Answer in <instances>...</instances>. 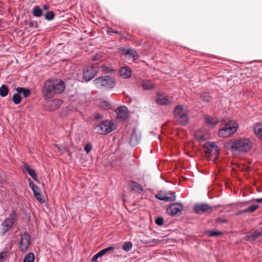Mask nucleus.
I'll list each match as a JSON object with an SVG mask.
<instances>
[{
  "label": "nucleus",
  "mask_w": 262,
  "mask_h": 262,
  "mask_svg": "<svg viewBox=\"0 0 262 262\" xmlns=\"http://www.w3.org/2000/svg\"><path fill=\"white\" fill-rule=\"evenodd\" d=\"M31 244V238L28 232L26 231L21 235L19 242V248L21 252H26Z\"/></svg>",
  "instance_id": "9b49d317"
},
{
  "label": "nucleus",
  "mask_w": 262,
  "mask_h": 262,
  "mask_svg": "<svg viewBox=\"0 0 262 262\" xmlns=\"http://www.w3.org/2000/svg\"><path fill=\"white\" fill-rule=\"evenodd\" d=\"M206 154L210 156L213 154H217L219 152L218 146L213 142H207L203 145Z\"/></svg>",
  "instance_id": "f8f14e48"
},
{
  "label": "nucleus",
  "mask_w": 262,
  "mask_h": 262,
  "mask_svg": "<svg viewBox=\"0 0 262 262\" xmlns=\"http://www.w3.org/2000/svg\"><path fill=\"white\" fill-rule=\"evenodd\" d=\"M261 236H262V231L256 230L254 232L247 233L244 239L247 241L252 242Z\"/></svg>",
  "instance_id": "4468645a"
},
{
  "label": "nucleus",
  "mask_w": 262,
  "mask_h": 262,
  "mask_svg": "<svg viewBox=\"0 0 262 262\" xmlns=\"http://www.w3.org/2000/svg\"><path fill=\"white\" fill-rule=\"evenodd\" d=\"M201 99L206 103L210 102L212 100V97L208 92H203L201 94Z\"/></svg>",
  "instance_id": "cd10ccee"
},
{
  "label": "nucleus",
  "mask_w": 262,
  "mask_h": 262,
  "mask_svg": "<svg viewBox=\"0 0 262 262\" xmlns=\"http://www.w3.org/2000/svg\"><path fill=\"white\" fill-rule=\"evenodd\" d=\"M24 168L25 170L28 172V173L31 177V178L35 181L38 182L37 174L35 172V171L34 169H31L30 167V166L27 164H25L24 165Z\"/></svg>",
  "instance_id": "412c9836"
},
{
  "label": "nucleus",
  "mask_w": 262,
  "mask_h": 262,
  "mask_svg": "<svg viewBox=\"0 0 262 262\" xmlns=\"http://www.w3.org/2000/svg\"><path fill=\"white\" fill-rule=\"evenodd\" d=\"M247 213L246 209H244V210H239L238 211L236 212L235 215L237 216H239V215L243 214L244 213Z\"/></svg>",
  "instance_id": "49530a36"
},
{
  "label": "nucleus",
  "mask_w": 262,
  "mask_h": 262,
  "mask_svg": "<svg viewBox=\"0 0 262 262\" xmlns=\"http://www.w3.org/2000/svg\"><path fill=\"white\" fill-rule=\"evenodd\" d=\"M32 14L37 17H39L42 15V10L38 5H35L32 10Z\"/></svg>",
  "instance_id": "393cba45"
},
{
  "label": "nucleus",
  "mask_w": 262,
  "mask_h": 262,
  "mask_svg": "<svg viewBox=\"0 0 262 262\" xmlns=\"http://www.w3.org/2000/svg\"><path fill=\"white\" fill-rule=\"evenodd\" d=\"M94 118L96 120L101 119L103 118V116L100 113H96L94 115Z\"/></svg>",
  "instance_id": "de8ad7c7"
},
{
  "label": "nucleus",
  "mask_w": 262,
  "mask_h": 262,
  "mask_svg": "<svg viewBox=\"0 0 262 262\" xmlns=\"http://www.w3.org/2000/svg\"><path fill=\"white\" fill-rule=\"evenodd\" d=\"M173 114L176 121L178 124L185 126L189 123L188 111L184 108L183 105H177L174 107Z\"/></svg>",
  "instance_id": "20e7f679"
},
{
  "label": "nucleus",
  "mask_w": 262,
  "mask_h": 262,
  "mask_svg": "<svg viewBox=\"0 0 262 262\" xmlns=\"http://www.w3.org/2000/svg\"><path fill=\"white\" fill-rule=\"evenodd\" d=\"M9 90L7 85L3 84L0 87V96L2 97L7 96L8 94Z\"/></svg>",
  "instance_id": "bb28decb"
},
{
  "label": "nucleus",
  "mask_w": 262,
  "mask_h": 262,
  "mask_svg": "<svg viewBox=\"0 0 262 262\" xmlns=\"http://www.w3.org/2000/svg\"><path fill=\"white\" fill-rule=\"evenodd\" d=\"M92 149V145L91 143H87L84 146V150L86 152L89 153L91 151Z\"/></svg>",
  "instance_id": "a19ab883"
},
{
  "label": "nucleus",
  "mask_w": 262,
  "mask_h": 262,
  "mask_svg": "<svg viewBox=\"0 0 262 262\" xmlns=\"http://www.w3.org/2000/svg\"><path fill=\"white\" fill-rule=\"evenodd\" d=\"M98 72L97 66L86 67L83 71V78L86 81L92 80Z\"/></svg>",
  "instance_id": "9d476101"
},
{
  "label": "nucleus",
  "mask_w": 262,
  "mask_h": 262,
  "mask_svg": "<svg viewBox=\"0 0 262 262\" xmlns=\"http://www.w3.org/2000/svg\"><path fill=\"white\" fill-rule=\"evenodd\" d=\"M223 127L219 129L218 136L222 138H227L235 134L239 128L236 121L229 120L224 122Z\"/></svg>",
  "instance_id": "7ed1b4c3"
},
{
  "label": "nucleus",
  "mask_w": 262,
  "mask_h": 262,
  "mask_svg": "<svg viewBox=\"0 0 262 262\" xmlns=\"http://www.w3.org/2000/svg\"><path fill=\"white\" fill-rule=\"evenodd\" d=\"M34 196L36 200H37L40 203H42L45 202V200L42 199L40 189L37 186L32 189Z\"/></svg>",
  "instance_id": "4be33fe9"
},
{
  "label": "nucleus",
  "mask_w": 262,
  "mask_h": 262,
  "mask_svg": "<svg viewBox=\"0 0 262 262\" xmlns=\"http://www.w3.org/2000/svg\"><path fill=\"white\" fill-rule=\"evenodd\" d=\"M102 70L103 72L107 73H112L114 71V70H113L111 67L106 66H103L102 67Z\"/></svg>",
  "instance_id": "e433bc0d"
},
{
  "label": "nucleus",
  "mask_w": 262,
  "mask_h": 262,
  "mask_svg": "<svg viewBox=\"0 0 262 262\" xmlns=\"http://www.w3.org/2000/svg\"><path fill=\"white\" fill-rule=\"evenodd\" d=\"M16 211H12L9 215V217L6 219L2 223L3 228L1 231V234L4 235L12 228L16 221Z\"/></svg>",
  "instance_id": "0eeeda50"
},
{
  "label": "nucleus",
  "mask_w": 262,
  "mask_h": 262,
  "mask_svg": "<svg viewBox=\"0 0 262 262\" xmlns=\"http://www.w3.org/2000/svg\"><path fill=\"white\" fill-rule=\"evenodd\" d=\"M111 32L114 33L115 34H119V33L118 31H111Z\"/></svg>",
  "instance_id": "4d7b16f0"
},
{
  "label": "nucleus",
  "mask_w": 262,
  "mask_h": 262,
  "mask_svg": "<svg viewBox=\"0 0 262 262\" xmlns=\"http://www.w3.org/2000/svg\"><path fill=\"white\" fill-rule=\"evenodd\" d=\"M127 53L129 54V57L132 58L133 60H136L138 58V54L135 50L130 49L129 51H127Z\"/></svg>",
  "instance_id": "2f4dec72"
},
{
  "label": "nucleus",
  "mask_w": 262,
  "mask_h": 262,
  "mask_svg": "<svg viewBox=\"0 0 262 262\" xmlns=\"http://www.w3.org/2000/svg\"><path fill=\"white\" fill-rule=\"evenodd\" d=\"M128 109L125 106H121L116 110L117 117L119 119H125L127 116Z\"/></svg>",
  "instance_id": "a211bd4d"
},
{
  "label": "nucleus",
  "mask_w": 262,
  "mask_h": 262,
  "mask_svg": "<svg viewBox=\"0 0 262 262\" xmlns=\"http://www.w3.org/2000/svg\"><path fill=\"white\" fill-rule=\"evenodd\" d=\"M139 142V138L136 134L135 130L134 129L130 137V144L133 146H136Z\"/></svg>",
  "instance_id": "b1692460"
},
{
  "label": "nucleus",
  "mask_w": 262,
  "mask_h": 262,
  "mask_svg": "<svg viewBox=\"0 0 262 262\" xmlns=\"http://www.w3.org/2000/svg\"><path fill=\"white\" fill-rule=\"evenodd\" d=\"M224 146L226 148L231 150L233 152L246 153L251 149L252 143L247 138L235 139H231L225 143Z\"/></svg>",
  "instance_id": "f03ea898"
},
{
  "label": "nucleus",
  "mask_w": 262,
  "mask_h": 262,
  "mask_svg": "<svg viewBox=\"0 0 262 262\" xmlns=\"http://www.w3.org/2000/svg\"><path fill=\"white\" fill-rule=\"evenodd\" d=\"M46 19L48 20H51L53 19L54 17V13L53 11H48L46 14L44 15Z\"/></svg>",
  "instance_id": "f704fd0d"
},
{
  "label": "nucleus",
  "mask_w": 262,
  "mask_h": 262,
  "mask_svg": "<svg viewBox=\"0 0 262 262\" xmlns=\"http://www.w3.org/2000/svg\"><path fill=\"white\" fill-rule=\"evenodd\" d=\"M35 259L34 255L33 253L30 252L27 254L23 259L24 262H34Z\"/></svg>",
  "instance_id": "7c9ffc66"
},
{
  "label": "nucleus",
  "mask_w": 262,
  "mask_h": 262,
  "mask_svg": "<svg viewBox=\"0 0 262 262\" xmlns=\"http://www.w3.org/2000/svg\"><path fill=\"white\" fill-rule=\"evenodd\" d=\"M216 221L220 223H226L228 221L225 218L218 217L216 219Z\"/></svg>",
  "instance_id": "a18cd8bd"
},
{
  "label": "nucleus",
  "mask_w": 262,
  "mask_h": 262,
  "mask_svg": "<svg viewBox=\"0 0 262 262\" xmlns=\"http://www.w3.org/2000/svg\"><path fill=\"white\" fill-rule=\"evenodd\" d=\"M204 117L205 123L210 128H214L219 123V119L216 117L208 115H205Z\"/></svg>",
  "instance_id": "2eb2a0df"
},
{
  "label": "nucleus",
  "mask_w": 262,
  "mask_h": 262,
  "mask_svg": "<svg viewBox=\"0 0 262 262\" xmlns=\"http://www.w3.org/2000/svg\"><path fill=\"white\" fill-rule=\"evenodd\" d=\"M120 75L125 78H129L131 76V71L126 67H122L120 69Z\"/></svg>",
  "instance_id": "a878e982"
},
{
  "label": "nucleus",
  "mask_w": 262,
  "mask_h": 262,
  "mask_svg": "<svg viewBox=\"0 0 262 262\" xmlns=\"http://www.w3.org/2000/svg\"><path fill=\"white\" fill-rule=\"evenodd\" d=\"M5 253H6L5 252H2L0 253V260L4 258V254H5Z\"/></svg>",
  "instance_id": "603ef678"
},
{
  "label": "nucleus",
  "mask_w": 262,
  "mask_h": 262,
  "mask_svg": "<svg viewBox=\"0 0 262 262\" xmlns=\"http://www.w3.org/2000/svg\"><path fill=\"white\" fill-rule=\"evenodd\" d=\"M42 7L43 9L45 10H47L49 9V7L46 5H43Z\"/></svg>",
  "instance_id": "5fc2aeb1"
},
{
  "label": "nucleus",
  "mask_w": 262,
  "mask_h": 262,
  "mask_svg": "<svg viewBox=\"0 0 262 262\" xmlns=\"http://www.w3.org/2000/svg\"><path fill=\"white\" fill-rule=\"evenodd\" d=\"M258 136H259V138L262 140V134Z\"/></svg>",
  "instance_id": "bf43d9fd"
},
{
  "label": "nucleus",
  "mask_w": 262,
  "mask_h": 262,
  "mask_svg": "<svg viewBox=\"0 0 262 262\" xmlns=\"http://www.w3.org/2000/svg\"><path fill=\"white\" fill-rule=\"evenodd\" d=\"M194 137L195 139L200 141H204L206 139V138L200 132H196L194 133Z\"/></svg>",
  "instance_id": "c9c22d12"
},
{
  "label": "nucleus",
  "mask_w": 262,
  "mask_h": 262,
  "mask_svg": "<svg viewBox=\"0 0 262 262\" xmlns=\"http://www.w3.org/2000/svg\"><path fill=\"white\" fill-rule=\"evenodd\" d=\"M142 86L146 90H151L156 87V85L149 79L143 81Z\"/></svg>",
  "instance_id": "5701e85b"
},
{
  "label": "nucleus",
  "mask_w": 262,
  "mask_h": 262,
  "mask_svg": "<svg viewBox=\"0 0 262 262\" xmlns=\"http://www.w3.org/2000/svg\"><path fill=\"white\" fill-rule=\"evenodd\" d=\"M94 82L98 86L104 87L108 90H111L115 87L116 81L112 76L105 75L96 78Z\"/></svg>",
  "instance_id": "423d86ee"
},
{
  "label": "nucleus",
  "mask_w": 262,
  "mask_h": 262,
  "mask_svg": "<svg viewBox=\"0 0 262 262\" xmlns=\"http://www.w3.org/2000/svg\"><path fill=\"white\" fill-rule=\"evenodd\" d=\"M219 206H221L220 205L215 206V208H217Z\"/></svg>",
  "instance_id": "052dcab7"
},
{
  "label": "nucleus",
  "mask_w": 262,
  "mask_h": 262,
  "mask_svg": "<svg viewBox=\"0 0 262 262\" xmlns=\"http://www.w3.org/2000/svg\"><path fill=\"white\" fill-rule=\"evenodd\" d=\"M130 49H126L125 48L121 47L120 49V50L123 52V54L125 55H128L129 54H127V52L128 51H129Z\"/></svg>",
  "instance_id": "8fccbe9b"
},
{
  "label": "nucleus",
  "mask_w": 262,
  "mask_h": 262,
  "mask_svg": "<svg viewBox=\"0 0 262 262\" xmlns=\"http://www.w3.org/2000/svg\"><path fill=\"white\" fill-rule=\"evenodd\" d=\"M21 97L19 94L15 93L13 94L12 100L15 104L17 105L19 104L21 102Z\"/></svg>",
  "instance_id": "c85d7f7f"
},
{
  "label": "nucleus",
  "mask_w": 262,
  "mask_h": 262,
  "mask_svg": "<svg viewBox=\"0 0 262 262\" xmlns=\"http://www.w3.org/2000/svg\"><path fill=\"white\" fill-rule=\"evenodd\" d=\"M101 106L104 109H110L111 105L108 102L104 101L101 103Z\"/></svg>",
  "instance_id": "37998d69"
},
{
  "label": "nucleus",
  "mask_w": 262,
  "mask_h": 262,
  "mask_svg": "<svg viewBox=\"0 0 262 262\" xmlns=\"http://www.w3.org/2000/svg\"><path fill=\"white\" fill-rule=\"evenodd\" d=\"M102 58V55L101 54H96L92 57V59L94 61L99 60Z\"/></svg>",
  "instance_id": "c03bdc74"
},
{
  "label": "nucleus",
  "mask_w": 262,
  "mask_h": 262,
  "mask_svg": "<svg viewBox=\"0 0 262 262\" xmlns=\"http://www.w3.org/2000/svg\"><path fill=\"white\" fill-rule=\"evenodd\" d=\"M155 223L158 226H162L164 223V219L162 217H158L155 221Z\"/></svg>",
  "instance_id": "ea45409f"
},
{
  "label": "nucleus",
  "mask_w": 262,
  "mask_h": 262,
  "mask_svg": "<svg viewBox=\"0 0 262 262\" xmlns=\"http://www.w3.org/2000/svg\"><path fill=\"white\" fill-rule=\"evenodd\" d=\"M127 98H128V103L131 102H132V99H131V98L129 97L128 96H127Z\"/></svg>",
  "instance_id": "13d9d810"
},
{
  "label": "nucleus",
  "mask_w": 262,
  "mask_h": 262,
  "mask_svg": "<svg viewBox=\"0 0 262 262\" xmlns=\"http://www.w3.org/2000/svg\"><path fill=\"white\" fill-rule=\"evenodd\" d=\"M56 146L58 147V150H59V151H62V150H63V149L62 148V147H60L59 146V145H56Z\"/></svg>",
  "instance_id": "6e6d98bb"
},
{
  "label": "nucleus",
  "mask_w": 262,
  "mask_h": 262,
  "mask_svg": "<svg viewBox=\"0 0 262 262\" xmlns=\"http://www.w3.org/2000/svg\"><path fill=\"white\" fill-rule=\"evenodd\" d=\"M155 198L158 200L166 202L174 201L176 200V195L174 192L173 193L172 196H168L167 193L160 191L155 195Z\"/></svg>",
  "instance_id": "dca6fc26"
},
{
  "label": "nucleus",
  "mask_w": 262,
  "mask_h": 262,
  "mask_svg": "<svg viewBox=\"0 0 262 262\" xmlns=\"http://www.w3.org/2000/svg\"><path fill=\"white\" fill-rule=\"evenodd\" d=\"M128 185L132 191H143V186L136 181H130Z\"/></svg>",
  "instance_id": "aec40b11"
},
{
  "label": "nucleus",
  "mask_w": 262,
  "mask_h": 262,
  "mask_svg": "<svg viewBox=\"0 0 262 262\" xmlns=\"http://www.w3.org/2000/svg\"><path fill=\"white\" fill-rule=\"evenodd\" d=\"M29 26L31 28H37L38 27L37 21L31 20L29 23Z\"/></svg>",
  "instance_id": "58836bf2"
},
{
  "label": "nucleus",
  "mask_w": 262,
  "mask_h": 262,
  "mask_svg": "<svg viewBox=\"0 0 262 262\" xmlns=\"http://www.w3.org/2000/svg\"><path fill=\"white\" fill-rule=\"evenodd\" d=\"M183 210V205L180 203H176L170 205L166 209V213L171 216L179 215Z\"/></svg>",
  "instance_id": "1a4fd4ad"
},
{
  "label": "nucleus",
  "mask_w": 262,
  "mask_h": 262,
  "mask_svg": "<svg viewBox=\"0 0 262 262\" xmlns=\"http://www.w3.org/2000/svg\"><path fill=\"white\" fill-rule=\"evenodd\" d=\"M254 132L257 136L262 134V126L260 125H256L254 128Z\"/></svg>",
  "instance_id": "4c0bfd02"
},
{
  "label": "nucleus",
  "mask_w": 262,
  "mask_h": 262,
  "mask_svg": "<svg viewBox=\"0 0 262 262\" xmlns=\"http://www.w3.org/2000/svg\"><path fill=\"white\" fill-rule=\"evenodd\" d=\"M24 98L28 97L31 94V91L28 88H26L21 93Z\"/></svg>",
  "instance_id": "79ce46f5"
},
{
  "label": "nucleus",
  "mask_w": 262,
  "mask_h": 262,
  "mask_svg": "<svg viewBox=\"0 0 262 262\" xmlns=\"http://www.w3.org/2000/svg\"><path fill=\"white\" fill-rule=\"evenodd\" d=\"M156 100L160 105H168L172 103V98L165 97L160 92H158L156 94Z\"/></svg>",
  "instance_id": "ddd939ff"
},
{
  "label": "nucleus",
  "mask_w": 262,
  "mask_h": 262,
  "mask_svg": "<svg viewBox=\"0 0 262 262\" xmlns=\"http://www.w3.org/2000/svg\"><path fill=\"white\" fill-rule=\"evenodd\" d=\"M29 186L32 189H33L35 187L37 186V185L32 181L29 182Z\"/></svg>",
  "instance_id": "3c124183"
},
{
  "label": "nucleus",
  "mask_w": 262,
  "mask_h": 262,
  "mask_svg": "<svg viewBox=\"0 0 262 262\" xmlns=\"http://www.w3.org/2000/svg\"><path fill=\"white\" fill-rule=\"evenodd\" d=\"M259 208V205L257 204L252 205L246 208L247 213H253L255 212Z\"/></svg>",
  "instance_id": "473e14b6"
},
{
  "label": "nucleus",
  "mask_w": 262,
  "mask_h": 262,
  "mask_svg": "<svg viewBox=\"0 0 262 262\" xmlns=\"http://www.w3.org/2000/svg\"><path fill=\"white\" fill-rule=\"evenodd\" d=\"M132 243L130 242H127L123 244L122 246V249L125 251H128L132 249Z\"/></svg>",
  "instance_id": "72a5a7b5"
},
{
  "label": "nucleus",
  "mask_w": 262,
  "mask_h": 262,
  "mask_svg": "<svg viewBox=\"0 0 262 262\" xmlns=\"http://www.w3.org/2000/svg\"><path fill=\"white\" fill-rule=\"evenodd\" d=\"M63 101L58 99H54L47 103L48 108L50 111H53L58 109L62 104Z\"/></svg>",
  "instance_id": "f3484780"
},
{
  "label": "nucleus",
  "mask_w": 262,
  "mask_h": 262,
  "mask_svg": "<svg viewBox=\"0 0 262 262\" xmlns=\"http://www.w3.org/2000/svg\"><path fill=\"white\" fill-rule=\"evenodd\" d=\"M206 233L209 236H217L223 234V232L216 230H207L206 231Z\"/></svg>",
  "instance_id": "c756f323"
},
{
  "label": "nucleus",
  "mask_w": 262,
  "mask_h": 262,
  "mask_svg": "<svg viewBox=\"0 0 262 262\" xmlns=\"http://www.w3.org/2000/svg\"><path fill=\"white\" fill-rule=\"evenodd\" d=\"M26 88L23 87H17L16 88V90L17 92V93L21 94Z\"/></svg>",
  "instance_id": "09e8293b"
},
{
  "label": "nucleus",
  "mask_w": 262,
  "mask_h": 262,
  "mask_svg": "<svg viewBox=\"0 0 262 262\" xmlns=\"http://www.w3.org/2000/svg\"><path fill=\"white\" fill-rule=\"evenodd\" d=\"M257 203H262V198L256 199L254 200Z\"/></svg>",
  "instance_id": "864d4df0"
},
{
  "label": "nucleus",
  "mask_w": 262,
  "mask_h": 262,
  "mask_svg": "<svg viewBox=\"0 0 262 262\" xmlns=\"http://www.w3.org/2000/svg\"><path fill=\"white\" fill-rule=\"evenodd\" d=\"M193 211L198 214L210 213L213 211V207L207 203L196 204L193 206Z\"/></svg>",
  "instance_id": "6e6552de"
},
{
  "label": "nucleus",
  "mask_w": 262,
  "mask_h": 262,
  "mask_svg": "<svg viewBox=\"0 0 262 262\" xmlns=\"http://www.w3.org/2000/svg\"><path fill=\"white\" fill-rule=\"evenodd\" d=\"M115 249V247L114 246H110L108 247H107L106 248H104L101 250H100L99 252H98L97 254H95L92 258V261H95L97 260L98 258L102 257L103 255L105 254L107 252L113 251Z\"/></svg>",
  "instance_id": "6ab92c4d"
},
{
  "label": "nucleus",
  "mask_w": 262,
  "mask_h": 262,
  "mask_svg": "<svg viewBox=\"0 0 262 262\" xmlns=\"http://www.w3.org/2000/svg\"><path fill=\"white\" fill-rule=\"evenodd\" d=\"M97 132L101 135H106L116 129L115 123L113 121L104 120L95 126Z\"/></svg>",
  "instance_id": "39448f33"
},
{
  "label": "nucleus",
  "mask_w": 262,
  "mask_h": 262,
  "mask_svg": "<svg viewBox=\"0 0 262 262\" xmlns=\"http://www.w3.org/2000/svg\"><path fill=\"white\" fill-rule=\"evenodd\" d=\"M66 85L60 79H49L47 80L42 89V94L45 99H51L56 95L62 93Z\"/></svg>",
  "instance_id": "f257e3e1"
}]
</instances>
